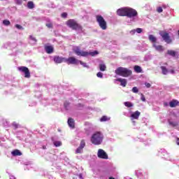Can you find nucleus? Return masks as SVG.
Segmentation results:
<instances>
[{"mask_svg":"<svg viewBox=\"0 0 179 179\" xmlns=\"http://www.w3.org/2000/svg\"><path fill=\"white\" fill-rule=\"evenodd\" d=\"M115 73L123 78H129L132 75V71L128 68L120 66L115 71Z\"/></svg>","mask_w":179,"mask_h":179,"instance_id":"1","label":"nucleus"},{"mask_svg":"<svg viewBox=\"0 0 179 179\" xmlns=\"http://www.w3.org/2000/svg\"><path fill=\"white\" fill-rule=\"evenodd\" d=\"M73 52L80 57H87L88 55H91L92 57H94V55H97L99 52L97 50H94V52H85L80 50L79 47H76L73 49Z\"/></svg>","mask_w":179,"mask_h":179,"instance_id":"2","label":"nucleus"},{"mask_svg":"<svg viewBox=\"0 0 179 179\" xmlns=\"http://www.w3.org/2000/svg\"><path fill=\"white\" fill-rule=\"evenodd\" d=\"M103 134L100 131L94 134L91 137V142L93 145H101L103 143Z\"/></svg>","mask_w":179,"mask_h":179,"instance_id":"3","label":"nucleus"},{"mask_svg":"<svg viewBox=\"0 0 179 179\" xmlns=\"http://www.w3.org/2000/svg\"><path fill=\"white\" fill-rule=\"evenodd\" d=\"M66 26L68 27H70V29H72V30H83V27H82V25H80L76 20L74 19H70L68 20L66 22Z\"/></svg>","mask_w":179,"mask_h":179,"instance_id":"4","label":"nucleus"},{"mask_svg":"<svg viewBox=\"0 0 179 179\" xmlns=\"http://www.w3.org/2000/svg\"><path fill=\"white\" fill-rule=\"evenodd\" d=\"M96 19L99 27H101L102 30H107V22L104 20L103 16L96 15Z\"/></svg>","mask_w":179,"mask_h":179,"instance_id":"5","label":"nucleus"},{"mask_svg":"<svg viewBox=\"0 0 179 179\" xmlns=\"http://www.w3.org/2000/svg\"><path fill=\"white\" fill-rule=\"evenodd\" d=\"M159 35L167 44H171L173 43V40H171V37H170V34L167 31H161Z\"/></svg>","mask_w":179,"mask_h":179,"instance_id":"6","label":"nucleus"},{"mask_svg":"<svg viewBox=\"0 0 179 179\" xmlns=\"http://www.w3.org/2000/svg\"><path fill=\"white\" fill-rule=\"evenodd\" d=\"M138 16V11L134 8H127V17H135Z\"/></svg>","mask_w":179,"mask_h":179,"instance_id":"7","label":"nucleus"},{"mask_svg":"<svg viewBox=\"0 0 179 179\" xmlns=\"http://www.w3.org/2000/svg\"><path fill=\"white\" fill-rule=\"evenodd\" d=\"M65 62L68 64V65H78L79 60L73 57H70L68 59L66 58Z\"/></svg>","mask_w":179,"mask_h":179,"instance_id":"8","label":"nucleus"},{"mask_svg":"<svg viewBox=\"0 0 179 179\" xmlns=\"http://www.w3.org/2000/svg\"><path fill=\"white\" fill-rule=\"evenodd\" d=\"M18 71H20V72H23V73H24V78H30L31 75H30V70H29V68L26 66H20V67H18Z\"/></svg>","mask_w":179,"mask_h":179,"instance_id":"9","label":"nucleus"},{"mask_svg":"<svg viewBox=\"0 0 179 179\" xmlns=\"http://www.w3.org/2000/svg\"><path fill=\"white\" fill-rule=\"evenodd\" d=\"M97 157L99 159H108V155H107L106 152H104L103 149L98 150Z\"/></svg>","mask_w":179,"mask_h":179,"instance_id":"10","label":"nucleus"},{"mask_svg":"<svg viewBox=\"0 0 179 179\" xmlns=\"http://www.w3.org/2000/svg\"><path fill=\"white\" fill-rule=\"evenodd\" d=\"M85 146H86V142H85V140H82L80 141V146L76 150V155H78L79 153H83V149L85 148Z\"/></svg>","mask_w":179,"mask_h":179,"instance_id":"11","label":"nucleus"},{"mask_svg":"<svg viewBox=\"0 0 179 179\" xmlns=\"http://www.w3.org/2000/svg\"><path fill=\"white\" fill-rule=\"evenodd\" d=\"M127 9H128V8H119L117 10V15L118 16H127Z\"/></svg>","mask_w":179,"mask_h":179,"instance_id":"12","label":"nucleus"},{"mask_svg":"<svg viewBox=\"0 0 179 179\" xmlns=\"http://www.w3.org/2000/svg\"><path fill=\"white\" fill-rule=\"evenodd\" d=\"M53 61L55 64H62V62H65L66 58L59 56H55Z\"/></svg>","mask_w":179,"mask_h":179,"instance_id":"13","label":"nucleus"},{"mask_svg":"<svg viewBox=\"0 0 179 179\" xmlns=\"http://www.w3.org/2000/svg\"><path fill=\"white\" fill-rule=\"evenodd\" d=\"M152 47H154L157 51H159V52H163V51H164V47L162 45H156V43H154Z\"/></svg>","mask_w":179,"mask_h":179,"instance_id":"14","label":"nucleus"},{"mask_svg":"<svg viewBox=\"0 0 179 179\" xmlns=\"http://www.w3.org/2000/svg\"><path fill=\"white\" fill-rule=\"evenodd\" d=\"M116 80L120 83V86H122V87H125L127 86V83H128L125 78H117Z\"/></svg>","mask_w":179,"mask_h":179,"instance_id":"15","label":"nucleus"},{"mask_svg":"<svg viewBox=\"0 0 179 179\" xmlns=\"http://www.w3.org/2000/svg\"><path fill=\"white\" fill-rule=\"evenodd\" d=\"M68 125L69 127H70V128H72V129H73V128H75V120H73V118L72 117H69L68 119Z\"/></svg>","mask_w":179,"mask_h":179,"instance_id":"16","label":"nucleus"},{"mask_svg":"<svg viewBox=\"0 0 179 179\" xmlns=\"http://www.w3.org/2000/svg\"><path fill=\"white\" fill-rule=\"evenodd\" d=\"M45 51L47 54H52L54 52V48L51 45H46L45 46Z\"/></svg>","mask_w":179,"mask_h":179,"instance_id":"17","label":"nucleus"},{"mask_svg":"<svg viewBox=\"0 0 179 179\" xmlns=\"http://www.w3.org/2000/svg\"><path fill=\"white\" fill-rule=\"evenodd\" d=\"M169 106L170 107H171V108H174V107H177V106H179V101L176 99H173L171 101L169 102Z\"/></svg>","mask_w":179,"mask_h":179,"instance_id":"18","label":"nucleus"},{"mask_svg":"<svg viewBox=\"0 0 179 179\" xmlns=\"http://www.w3.org/2000/svg\"><path fill=\"white\" fill-rule=\"evenodd\" d=\"M140 115H141V112H139L138 110H136V112L131 114V118H133V120H138Z\"/></svg>","mask_w":179,"mask_h":179,"instance_id":"19","label":"nucleus"},{"mask_svg":"<svg viewBox=\"0 0 179 179\" xmlns=\"http://www.w3.org/2000/svg\"><path fill=\"white\" fill-rule=\"evenodd\" d=\"M148 38L153 44H156L157 42V38L153 35H149Z\"/></svg>","mask_w":179,"mask_h":179,"instance_id":"20","label":"nucleus"},{"mask_svg":"<svg viewBox=\"0 0 179 179\" xmlns=\"http://www.w3.org/2000/svg\"><path fill=\"white\" fill-rule=\"evenodd\" d=\"M134 69L136 73H142L143 72L142 67L140 66H134Z\"/></svg>","mask_w":179,"mask_h":179,"instance_id":"21","label":"nucleus"},{"mask_svg":"<svg viewBox=\"0 0 179 179\" xmlns=\"http://www.w3.org/2000/svg\"><path fill=\"white\" fill-rule=\"evenodd\" d=\"M13 156H22V152L19 150H15L11 152Z\"/></svg>","mask_w":179,"mask_h":179,"instance_id":"22","label":"nucleus"},{"mask_svg":"<svg viewBox=\"0 0 179 179\" xmlns=\"http://www.w3.org/2000/svg\"><path fill=\"white\" fill-rule=\"evenodd\" d=\"M160 69H161L162 71V74H163V75H167V73H169V70L167 69V68H166V66H162L160 67Z\"/></svg>","mask_w":179,"mask_h":179,"instance_id":"23","label":"nucleus"},{"mask_svg":"<svg viewBox=\"0 0 179 179\" xmlns=\"http://www.w3.org/2000/svg\"><path fill=\"white\" fill-rule=\"evenodd\" d=\"M107 69V66L104 64H99V70L101 71V72H104Z\"/></svg>","mask_w":179,"mask_h":179,"instance_id":"24","label":"nucleus"},{"mask_svg":"<svg viewBox=\"0 0 179 179\" xmlns=\"http://www.w3.org/2000/svg\"><path fill=\"white\" fill-rule=\"evenodd\" d=\"M167 54L168 55H171V57H176V53L174 50H167Z\"/></svg>","mask_w":179,"mask_h":179,"instance_id":"25","label":"nucleus"},{"mask_svg":"<svg viewBox=\"0 0 179 179\" xmlns=\"http://www.w3.org/2000/svg\"><path fill=\"white\" fill-rule=\"evenodd\" d=\"M27 8L29 9H34V3H33V1H29L27 3Z\"/></svg>","mask_w":179,"mask_h":179,"instance_id":"26","label":"nucleus"},{"mask_svg":"<svg viewBox=\"0 0 179 179\" xmlns=\"http://www.w3.org/2000/svg\"><path fill=\"white\" fill-rule=\"evenodd\" d=\"M110 118L107 116H102L100 119L101 122H104L106 121H109Z\"/></svg>","mask_w":179,"mask_h":179,"instance_id":"27","label":"nucleus"},{"mask_svg":"<svg viewBox=\"0 0 179 179\" xmlns=\"http://www.w3.org/2000/svg\"><path fill=\"white\" fill-rule=\"evenodd\" d=\"M124 106H125V107H128V108L134 107V103H132L129 101H126V102H124Z\"/></svg>","mask_w":179,"mask_h":179,"instance_id":"28","label":"nucleus"},{"mask_svg":"<svg viewBox=\"0 0 179 179\" xmlns=\"http://www.w3.org/2000/svg\"><path fill=\"white\" fill-rule=\"evenodd\" d=\"M3 24H4V26H9V24H10V21L8 20H4L3 21Z\"/></svg>","mask_w":179,"mask_h":179,"instance_id":"29","label":"nucleus"},{"mask_svg":"<svg viewBox=\"0 0 179 179\" xmlns=\"http://www.w3.org/2000/svg\"><path fill=\"white\" fill-rule=\"evenodd\" d=\"M54 145L56 148H58V146H61V145H62V143L61 141H55Z\"/></svg>","mask_w":179,"mask_h":179,"instance_id":"30","label":"nucleus"},{"mask_svg":"<svg viewBox=\"0 0 179 179\" xmlns=\"http://www.w3.org/2000/svg\"><path fill=\"white\" fill-rule=\"evenodd\" d=\"M13 127L14 129H17V128H19V124H17L16 122H13Z\"/></svg>","mask_w":179,"mask_h":179,"instance_id":"31","label":"nucleus"},{"mask_svg":"<svg viewBox=\"0 0 179 179\" xmlns=\"http://www.w3.org/2000/svg\"><path fill=\"white\" fill-rule=\"evenodd\" d=\"M45 26L46 27H48V29H52L53 27L52 24L51 22L47 23Z\"/></svg>","mask_w":179,"mask_h":179,"instance_id":"32","label":"nucleus"},{"mask_svg":"<svg viewBox=\"0 0 179 179\" xmlns=\"http://www.w3.org/2000/svg\"><path fill=\"white\" fill-rule=\"evenodd\" d=\"M15 27L16 29H18V30H23V27H22L20 24H15Z\"/></svg>","mask_w":179,"mask_h":179,"instance_id":"33","label":"nucleus"},{"mask_svg":"<svg viewBox=\"0 0 179 179\" xmlns=\"http://www.w3.org/2000/svg\"><path fill=\"white\" fill-rule=\"evenodd\" d=\"M132 92H133V93H138V92H139V90H138V87H134L132 88Z\"/></svg>","mask_w":179,"mask_h":179,"instance_id":"34","label":"nucleus"},{"mask_svg":"<svg viewBox=\"0 0 179 179\" xmlns=\"http://www.w3.org/2000/svg\"><path fill=\"white\" fill-rule=\"evenodd\" d=\"M157 12H158V13H162V12H163V8L162 7H158L157 8Z\"/></svg>","mask_w":179,"mask_h":179,"instance_id":"35","label":"nucleus"},{"mask_svg":"<svg viewBox=\"0 0 179 179\" xmlns=\"http://www.w3.org/2000/svg\"><path fill=\"white\" fill-rule=\"evenodd\" d=\"M169 125H172V127H177L178 124L174 122H169Z\"/></svg>","mask_w":179,"mask_h":179,"instance_id":"36","label":"nucleus"},{"mask_svg":"<svg viewBox=\"0 0 179 179\" xmlns=\"http://www.w3.org/2000/svg\"><path fill=\"white\" fill-rule=\"evenodd\" d=\"M78 64H80V65H83L85 68H86V63H85L80 60H78Z\"/></svg>","mask_w":179,"mask_h":179,"instance_id":"37","label":"nucleus"},{"mask_svg":"<svg viewBox=\"0 0 179 179\" xmlns=\"http://www.w3.org/2000/svg\"><path fill=\"white\" fill-rule=\"evenodd\" d=\"M96 76H97V78H103V73H101V72H98V73H96Z\"/></svg>","mask_w":179,"mask_h":179,"instance_id":"38","label":"nucleus"},{"mask_svg":"<svg viewBox=\"0 0 179 179\" xmlns=\"http://www.w3.org/2000/svg\"><path fill=\"white\" fill-rule=\"evenodd\" d=\"M15 3H17V5H22V3H23L22 0H16Z\"/></svg>","mask_w":179,"mask_h":179,"instance_id":"39","label":"nucleus"},{"mask_svg":"<svg viewBox=\"0 0 179 179\" xmlns=\"http://www.w3.org/2000/svg\"><path fill=\"white\" fill-rule=\"evenodd\" d=\"M136 33L141 34L142 33V28H137L136 29Z\"/></svg>","mask_w":179,"mask_h":179,"instance_id":"40","label":"nucleus"},{"mask_svg":"<svg viewBox=\"0 0 179 179\" xmlns=\"http://www.w3.org/2000/svg\"><path fill=\"white\" fill-rule=\"evenodd\" d=\"M64 106L66 108H68V107L69 106V102L68 101L64 102Z\"/></svg>","mask_w":179,"mask_h":179,"instance_id":"41","label":"nucleus"},{"mask_svg":"<svg viewBox=\"0 0 179 179\" xmlns=\"http://www.w3.org/2000/svg\"><path fill=\"white\" fill-rule=\"evenodd\" d=\"M67 16H68V13H62V17L65 18V17H67Z\"/></svg>","mask_w":179,"mask_h":179,"instance_id":"42","label":"nucleus"},{"mask_svg":"<svg viewBox=\"0 0 179 179\" xmlns=\"http://www.w3.org/2000/svg\"><path fill=\"white\" fill-rule=\"evenodd\" d=\"M141 100H142V101H146V99L145 98L144 94H141Z\"/></svg>","mask_w":179,"mask_h":179,"instance_id":"43","label":"nucleus"},{"mask_svg":"<svg viewBox=\"0 0 179 179\" xmlns=\"http://www.w3.org/2000/svg\"><path fill=\"white\" fill-rule=\"evenodd\" d=\"M145 85L146 87H148V88H149V87H150V86H152V85H150V83H145Z\"/></svg>","mask_w":179,"mask_h":179,"instance_id":"44","label":"nucleus"},{"mask_svg":"<svg viewBox=\"0 0 179 179\" xmlns=\"http://www.w3.org/2000/svg\"><path fill=\"white\" fill-rule=\"evenodd\" d=\"M29 37H30L31 40H32L33 41H37L36 38L33 37V36H30Z\"/></svg>","mask_w":179,"mask_h":179,"instance_id":"45","label":"nucleus"},{"mask_svg":"<svg viewBox=\"0 0 179 179\" xmlns=\"http://www.w3.org/2000/svg\"><path fill=\"white\" fill-rule=\"evenodd\" d=\"M170 72H171V73H176V71H174V69H171V70L170 71Z\"/></svg>","mask_w":179,"mask_h":179,"instance_id":"46","label":"nucleus"},{"mask_svg":"<svg viewBox=\"0 0 179 179\" xmlns=\"http://www.w3.org/2000/svg\"><path fill=\"white\" fill-rule=\"evenodd\" d=\"M176 143H177V145H178V146H179V138H177V140H176Z\"/></svg>","mask_w":179,"mask_h":179,"instance_id":"47","label":"nucleus"},{"mask_svg":"<svg viewBox=\"0 0 179 179\" xmlns=\"http://www.w3.org/2000/svg\"><path fill=\"white\" fill-rule=\"evenodd\" d=\"M43 150H45V149H47V147H46L45 145H43Z\"/></svg>","mask_w":179,"mask_h":179,"instance_id":"48","label":"nucleus"},{"mask_svg":"<svg viewBox=\"0 0 179 179\" xmlns=\"http://www.w3.org/2000/svg\"><path fill=\"white\" fill-rule=\"evenodd\" d=\"M109 179H115V178L113 177H110Z\"/></svg>","mask_w":179,"mask_h":179,"instance_id":"49","label":"nucleus"},{"mask_svg":"<svg viewBox=\"0 0 179 179\" xmlns=\"http://www.w3.org/2000/svg\"><path fill=\"white\" fill-rule=\"evenodd\" d=\"M80 178H82V175H80Z\"/></svg>","mask_w":179,"mask_h":179,"instance_id":"50","label":"nucleus"},{"mask_svg":"<svg viewBox=\"0 0 179 179\" xmlns=\"http://www.w3.org/2000/svg\"><path fill=\"white\" fill-rule=\"evenodd\" d=\"M23 1H27V0H23Z\"/></svg>","mask_w":179,"mask_h":179,"instance_id":"51","label":"nucleus"}]
</instances>
